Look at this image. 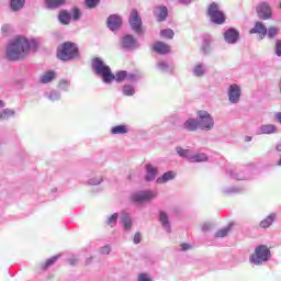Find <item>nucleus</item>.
<instances>
[{
	"mask_svg": "<svg viewBox=\"0 0 281 281\" xmlns=\"http://www.w3.org/2000/svg\"><path fill=\"white\" fill-rule=\"evenodd\" d=\"M32 43H34V41L29 40L23 35H16L13 37L7 46V60H11L13 63L25 60L32 49Z\"/></svg>",
	"mask_w": 281,
	"mask_h": 281,
	"instance_id": "nucleus-1",
	"label": "nucleus"
},
{
	"mask_svg": "<svg viewBox=\"0 0 281 281\" xmlns=\"http://www.w3.org/2000/svg\"><path fill=\"white\" fill-rule=\"evenodd\" d=\"M92 67L95 74L102 76L103 81L106 83L113 82V80H115L116 82H124V80L128 78V72H126V70H121L113 75L111 72V68L106 66L104 61L100 59V57H95L94 59H92Z\"/></svg>",
	"mask_w": 281,
	"mask_h": 281,
	"instance_id": "nucleus-2",
	"label": "nucleus"
},
{
	"mask_svg": "<svg viewBox=\"0 0 281 281\" xmlns=\"http://www.w3.org/2000/svg\"><path fill=\"white\" fill-rule=\"evenodd\" d=\"M79 49L78 45L74 42H65L57 47V58L59 60H74L78 58Z\"/></svg>",
	"mask_w": 281,
	"mask_h": 281,
	"instance_id": "nucleus-3",
	"label": "nucleus"
},
{
	"mask_svg": "<svg viewBox=\"0 0 281 281\" xmlns=\"http://www.w3.org/2000/svg\"><path fill=\"white\" fill-rule=\"evenodd\" d=\"M269 258H271V250L266 245H260L250 256V262H252V265H262V262H267Z\"/></svg>",
	"mask_w": 281,
	"mask_h": 281,
	"instance_id": "nucleus-4",
	"label": "nucleus"
},
{
	"mask_svg": "<svg viewBox=\"0 0 281 281\" xmlns=\"http://www.w3.org/2000/svg\"><path fill=\"white\" fill-rule=\"evenodd\" d=\"M207 15L213 23H216V25H223V23H225V13L221 11L216 2H212L209 5Z\"/></svg>",
	"mask_w": 281,
	"mask_h": 281,
	"instance_id": "nucleus-5",
	"label": "nucleus"
},
{
	"mask_svg": "<svg viewBox=\"0 0 281 281\" xmlns=\"http://www.w3.org/2000/svg\"><path fill=\"white\" fill-rule=\"evenodd\" d=\"M200 128L204 131H212L214 128V119L212 117V114H210L207 111L200 110L196 112Z\"/></svg>",
	"mask_w": 281,
	"mask_h": 281,
	"instance_id": "nucleus-6",
	"label": "nucleus"
},
{
	"mask_svg": "<svg viewBox=\"0 0 281 281\" xmlns=\"http://www.w3.org/2000/svg\"><path fill=\"white\" fill-rule=\"evenodd\" d=\"M155 196H157V192L140 191L132 195V201H134V203H146L147 201H153Z\"/></svg>",
	"mask_w": 281,
	"mask_h": 281,
	"instance_id": "nucleus-7",
	"label": "nucleus"
},
{
	"mask_svg": "<svg viewBox=\"0 0 281 281\" xmlns=\"http://www.w3.org/2000/svg\"><path fill=\"white\" fill-rule=\"evenodd\" d=\"M130 25L134 32L140 34L142 32V18L139 16V12L137 10H132L130 14Z\"/></svg>",
	"mask_w": 281,
	"mask_h": 281,
	"instance_id": "nucleus-8",
	"label": "nucleus"
},
{
	"mask_svg": "<svg viewBox=\"0 0 281 281\" xmlns=\"http://www.w3.org/2000/svg\"><path fill=\"white\" fill-rule=\"evenodd\" d=\"M106 25L112 32L120 30L122 27V16L117 14L110 15L106 20Z\"/></svg>",
	"mask_w": 281,
	"mask_h": 281,
	"instance_id": "nucleus-9",
	"label": "nucleus"
},
{
	"mask_svg": "<svg viewBox=\"0 0 281 281\" xmlns=\"http://www.w3.org/2000/svg\"><path fill=\"white\" fill-rule=\"evenodd\" d=\"M240 86L233 83L228 88V100L229 102H233V104H236L238 100H240Z\"/></svg>",
	"mask_w": 281,
	"mask_h": 281,
	"instance_id": "nucleus-10",
	"label": "nucleus"
},
{
	"mask_svg": "<svg viewBox=\"0 0 281 281\" xmlns=\"http://www.w3.org/2000/svg\"><path fill=\"white\" fill-rule=\"evenodd\" d=\"M257 14L259 19H262L263 21H267V19H271V7L267 3H261L257 5Z\"/></svg>",
	"mask_w": 281,
	"mask_h": 281,
	"instance_id": "nucleus-11",
	"label": "nucleus"
},
{
	"mask_svg": "<svg viewBox=\"0 0 281 281\" xmlns=\"http://www.w3.org/2000/svg\"><path fill=\"white\" fill-rule=\"evenodd\" d=\"M249 34H258L259 37L262 40L267 36V26L261 22H256L255 27L249 31Z\"/></svg>",
	"mask_w": 281,
	"mask_h": 281,
	"instance_id": "nucleus-12",
	"label": "nucleus"
},
{
	"mask_svg": "<svg viewBox=\"0 0 281 281\" xmlns=\"http://www.w3.org/2000/svg\"><path fill=\"white\" fill-rule=\"evenodd\" d=\"M121 45L125 49H133L137 45V40H135V37L133 35H125L122 38Z\"/></svg>",
	"mask_w": 281,
	"mask_h": 281,
	"instance_id": "nucleus-13",
	"label": "nucleus"
},
{
	"mask_svg": "<svg viewBox=\"0 0 281 281\" xmlns=\"http://www.w3.org/2000/svg\"><path fill=\"white\" fill-rule=\"evenodd\" d=\"M239 37H240V34L235 29H231L224 33V38L229 44L236 43V41H238Z\"/></svg>",
	"mask_w": 281,
	"mask_h": 281,
	"instance_id": "nucleus-14",
	"label": "nucleus"
},
{
	"mask_svg": "<svg viewBox=\"0 0 281 281\" xmlns=\"http://www.w3.org/2000/svg\"><path fill=\"white\" fill-rule=\"evenodd\" d=\"M153 49L156 52V54H170V46L164 42L154 43Z\"/></svg>",
	"mask_w": 281,
	"mask_h": 281,
	"instance_id": "nucleus-15",
	"label": "nucleus"
},
{
	"mask_svg": "<svg viewBox=\"0 0 281 281\" xmlns=\"http://www.w3.org/2000/svg\"><path fill=\"white\" fill-rule=\"evenodd\" d=\"M154 13L158 21H166L168 19V8L166 7H157Z\"/></svg>",
	"mask_w": 281,
	"mask_h": 281,
	"instance_id": "nucleus-16",
	"label": "nucleus"
},
{
	"mask_svg": "<svg viewBox=\"0 0 281 281\" xmlns=\"http://www.w3.org/2000/svg\"><path fill=\"white\" fill-rule=\"evenodd\" d=\"M176 177H177V173H175L173 171H168V172H165L162 177L157 178L156 183L161 186L164 183H168V181H172V179H175Z\"/></svg>",
	"mask_w": 281,
	"mask_h": 281,
	"instance_id": "nucleus-17",
	"label": "nucleus"
},
{
	"mask_svg": "<svg viewBox=\"0 0 281 281\" xmlns=\"http://www.w3.org/2000/svg\"><path fill=\"white\" fill-rule=\"evenodd\" d=\"M65 3H67V0H45V5L49 10H56L60 5H65Z\"/></svg>",
	"mask_w": 281,
	"mask_h": 281,
	"instance_id": "nucleus-18",
	"label": "nucleus"
},
{
	"mask_svg": "<svg viewBox=\"0 0 281 281\" xmlns=\"http://www.w3.org/2000/svg\"><path fill=\"white\" fill-rule=\"evenodd\" d=\"M200 123L199 121L194 120V119H189L184 122L183 124V127L187 130V131H190V132H194L199 128Z\"/></svg>",
	"mask_w": 281,
	"mask_h": 281,
	"instance_id": "nucleus-19",
	"label": "nucleus"
},
{
	"mask_svg": "<svg viewBox=\"0 0 281 281\" xmlns=\"http://www.w3.org/2000/svg\"><path fill=\"white\" fill-rule=\"evenodd\" d=\"M147 175L145 176L146 181H153L155 180V177H157V168L153 167L151 165L146 166Z\"/></svg>",
	"mask_w": 281,
	"mask_h": 281,
	"instance_id": "nucleus-20",
	"label": "nucleus"
},
{
	"mask_svg": "<svg viewBox=\"0 0 281 281\" xmlns=\"http://www.w3.org/2000/svg\"><path fill=\"white\" fill-rule=\"evenodd\" d=\"M54 78H56V71L48 70L47 72H45L42 76L41 82H42V85H48V82H52V80H54Z\"/></svg>",
	"mask_w": 281,
	"mask_h": 281,
	"instance_id": "nucleus-21",
	"label": "nucleus"
},
{
	"mask_svg": "<svg viewBox=\"0 0 281 281\" xmlns=\"http://www.w3.org/2000/svg\"><path fill=\"white\" fill-rule=\"evenodd\" d=\"M234 227V224H228L226 227L220 229L216 232L215 237L216 238H225V236H228Z\"/></svg>",
	"mask_w": 281,
	"mask_h": 281,
	"instance_id": "nucleus-22",
	"label": "nucleus"
},
{
	"mask_svg": "<svg viewBox=\"0 0 281 281\" xmlns=\"http://www.w3.org/2000/svg\"><path fill=\"white\" fill-rule=\"evenodd\" d=\"M58 20L63 25H69V22L71 21V13L61 11L58 15Z\"/></svg>",
	"mask_w": 281,
	"mask_h": 281,
	"instance_id": "nucleus-23",
	"label": "nucleus"
},
{
	"mask_svg": "<svg viewBox=\"0 0 281 281\" xmlns=\"http://www.w3.org/2000/svg\"><path fill=\"white\" fill-rule=\"evenodd\" d=\"M122 223L126 232H131V227H133V221L131 220V215H128V213L122 214Z\"/></svg>",
	"mask_w": 281,
	"mask_h": 281,
	"instance_id": "nucleus-24",
	"label": "nucleus"
},
{
	"mask_svg": "<svg viewBox=\"0 0 281 281\" xmlns=\"http://www.w3.org/2000/svg\"><path fill=\"white\" fill-rule=\"evenodd\" d=\"M10 5L13 12H19V10L25 7V0H11Z\"/></svg>",
	"mask_w": 281,
	"mask_h": 281,
	"instance_id": "nucleus-25",
	"label": "nucleus"
},
{
	"mask_svg": "<svg viewBox=\"0 0 281 281\" xmlns=\"http://www.w3.org/2000/svg\"><path fill=\"white\" fill-rule=\"evenodd\" d=\"M159 221H160L162 227H165V229H167V232H170V221L168 220V214H166V212L160 211Z\"/></svg>",
	"mask_w": 281,
	"mask_h": 281,
	"instance_id": "nucleus-26",
	"label": "nucleus"
},
{
	"mask_svg": "<svg viewBox=\"0 0 281 281\" xmlns=\"http://www.w3.org/2000/svg\"><path fill=\"white\" fill-rule=\"evenodd\" d=\"M112 135H124L128 133L126 125H116L111 130Z\"/></svg>",
	"mask_w": 281,
	"mask_h": 281,
	"instance_id": "nucleus-27",
	"label": "nucleus"
},
{
	"mask_svg": "<svg viewBox=\"0 0 281 281\" xmlns=\"http://www.w3.org/2000/svg\"><path fill=\"white\" fill-rule=\"evenodd\" d=\"M58 258H59V256L50 257L44 263L41 265V269H43L44 271L46 269H49V267H52L53 265H56V262H58Z\"/></svg>",
	"mask_w": 281,
	"mask_h": 281,
	"instance_id": "nucleus-28",
	"label": "nucleus"
},
{
	"mask_svg": "<svg viewBox=\"0 0 281 281\" xmlns=\"http://www.w3.org/2000/svg\"><path fill=\"white\" fill-rule=\"evenodd\" d=\"M189 161H191V164L207 161V155H205V154H195V155H193L189 158Z\"/></svg>",
	"mask_w": 281,
	"mask_h": 281,
	"instance_id": "nucleus-29",
	"label": "nucleus"
},
{
	"mask_svg": "<svg viewBox=\"0 0 281 281\" xmlns=\"http://www.w3.org/2000/svg\"><path fill=\"white\" fill-rule=\"evenodd\" d=\"M276 218V215H269L268 217H266L265 220H262L260 222V227H262L263 229H267V227H271V225H273V221Z\"/></svg>",
	"mask_w": 281,
	"mask_h": 281,
	"instance_id": "nucleus-30",
	"label": "nucleus"
},
{
	"mask_svg": "<svg viewBox=\"0 0 281 281\" xmlns=\"http://www.w3.org/2000/svg\"><path fill=\"white\" fill-rule=\"evenodd\" d=\"M260 131L263 135H271V133H276V125H262Z\"/></svg>",
	"mask_w": 281,
	"mask_h": 281,
	"instance_id": "nucleus-31",
	"label": "nucleus"
},
{
	"mask_svg": "<svg viewBox=\"0 0 281 281\" xmlns=\"http://www.w3.org/2000/svg\"><path fill=\"white\" fill-rule=\"evenodd\" d=\"M160 36H162V38L172 40V38H175V31H172V29L161 30Z\"/></svg>",
	"mask_w": 281,
	"mask_h": 281,
	"instance_id": "nucleus-32",
	"label": "nucleus"
},
{
	"mask_svg": "<svg viewBox=\"0 0 281 281\" xmlns=\"http://www.w3.org/2000/svg\"><path fill=\"white\" fill-rule=\"evenodd\" d=\"M100 4V0H86V5L90 10L97 8Z\"/></svg>",
	"mask_w": 281,
	"mask_h": 281,
	"instance_id": "nucleus-33",
	"label": "nucleus"
},
{
	"mask_svg": "<svg viewBox=\"0 0 281 281\" xmlns=\"http://www.w3.org/2000/svg\"><path fill=\"white\" fill-rule=\"evenodd\" d=\"M14 115V112L10 109H5L1 114H0V120H5L10 116Z\"/></svg>",
	"mask_w": 281,
	"mask_h": 281,
	"instance_id": "nucleus-34",
	"label": "nucleus"
},
{
	"mask_svg": "<svg viewBox=\"0 0 281 281\" xmlns=\"http://www.w3.org/2000/svg\"><path fill=\"white\" fill-rule=\"evenodd\" d=\"M123 93H124V95H134L135 89H133V87H131V86H124Z\"/></svg>",
	"mask_w": 281,
	"mask_h": 281,
	"instance_id": "nucleus-35",
	"label": "nucleus"
},
{
	"mask_svg": "<svg viewBox=\"0 0 281 281\" xmlns=\"http://www.w3.org/2000/svg\"><path fill=\"white\" fill-rule=\"evenodd\" d=\"M176 150L180 157H188L190 154L189 149H183L182 147H177Z\"/></svg>",
	"mask_w": 281,
	"mask_h": 281,
	"instance_id": "nucleus-36",
	"label": "nucleus"
},
{
	"mask_svg": "<svg viewBox=\"0 0 281 281\" xmlns=\"http://www.w3.org/2000/svg\"><path fill=\"white\" fill-rule=\"evenodd\" d=\"M267 34L269 38H273L274 36L278 35V27L271 26L268 31Z\"/></svg>",
	"mask_w": 281,
	"mask_h": 281,
	"instance_id": "nucleus-37",
	"label": "nucleus"
},
{
	"mask_svg": "<svg viewBox=\"0 0 281 281\" xmlns=\"http://www.w3.org/2000/svg\"><path fill=\"white\" fill-rule=\"evenodd\" d=\"M274 52L277 54V56H281V40H277L276 42V46H274Z\"/></svg>",
	"mask_w": 281,
	"mask_h": 281,
	"instance_id": "nucleus-38",
	"label": "nucleus"
},
{
	"mask_svg": "<svg viewBox=\"0 0 281 281\" xmlns=\"http://www.w3.org/2000/svg\"><path fill=\"white\" fill-rule=\"evenodd\" d=\"M80 14H81L80 9L75 8V9L72 10V20H74V21H78V19H80Z\"/></svg>",
	"mask_w": 281,
	"mask_h": 281,
	"instance_id": "nucleus-39",
	"label": "nucleus"
},
{
	"mask_svg": "<svg viewBox=\"0 0 281 281\" xmlns=\"http://www.w3.org/2000/svg\"><path fill=\"white\" fill-rule=\"evenodd\" d=\"M117 218H119L117 213L112 214V215L109 217V220H108L109 225H111V224H113V223H117Z\"/></svg>",
	"mask_w": 281,
	"mask_h": 281,
	"instance_id": "nucleus-40",
	"label": "nucleus"
},
{
	"mask_svg": "<svg viewBox=\"0 0 281 281\" xmlns=\"http://www.w3.org/2000/svg\"><path fill=\"white\" fill-rule=\"evenodd\" d=\"M138 281H153V279L146 273H140L138 276Z\"/></svg>",
	"mask_w": 281,
	"mask_h": 281,
	"instance_id": "nucleus-41",
	"label": "nucleus"
},
{
	"mask_svg": "<svg viewBox=\"0 0 281 281\" xmlns=\"http://www.w3.org/2000/svg\"><path fill=\"white\" fill-rule=\"evenodd\" d=\"M11 27H10V25H8V24H4L2 27H1V32H2V34L5 36L7 34H10V32H11Z\"/></svg>",
	"mask_w": 281,
	"mask_h": 281,
	"instance_id": "nucleus-42",
	"label": "nucleus"
},
{
	"mask_svg": "<svg viewBox=\"0 0 281 281\" xmlns=\"http://www.w3.org/2000/svg\"><path fill=\"white\" fill-rule=\"evenodd\" d=\"M59 89H67L69 87V81L61 79L58 83Z\"/></svg>",
	"mask_w": 281,
	"mask_h": 281,
	"instance_id": "nucleus-43",
	"label": "nucleus"
},
{
	"mask_svg": "<svg viewBox=\"0 0 281 281\" xmlns=\"http://www.w3.org/2000/svg\"><path fill=\"white\" fill-rule=\"evenodd\" d=\"M133 240H134V244H135V245H139V244L142 243V234H140V233H136V234L134 235Z\"/></svg>",
	"mask_w": 281,
	"mask_h": 281,
	"instance_id": "nucleus-44",
	"label": "nucleus"
},
{
	"mask_svg": "<svg viewBox=\"0 0 281 281\" xmlns=\"http://www.w3.org/2000/svg\"><path fill=\"white\" fill-rule=\"evenodd\" d=\"M194 74L196 76H203V66H201V65L195 66Z\"/></svg>",
	"mask_w": 281,
	"mask_h": 281,
	"instance_id": "nucleus-45",
	"label": "nucleus"
},
{
	"mask_svg": "<svg viewBox=\"0 0 281 281\" xmlns=\"http://www.w3.org/2000/svg\"><path fill=\"white\" fill-rule=\"evenodd\" d=\"M101 254H104L105 256H109L111 254V246H103L100 249Z\"/></svg>",
	"mask_w": 281,
	"mask_h": 281,
	"instance_id": "nucleus-46",
	"label": "nucleus"
},
{
	"mask_svg": "<svg viewBox=\"0 0 281 281\" xmlns=\"http://www.w3.org/2000/svg\"><path fill=\"white\" fill-rule=\"evenodd\" d=\"M188 249H192L190 244H181V251H188Z\"/></svg>",
	"mask_w": 281,
	"mask_h": 281,
	"instance_id": "nucleus-47",
	"label": "nucleus"
},
{
	"mask_svg": "<svg viewBox=\"0 0 281 281\" xmlns=\"http://www.w3.org/2000/svg\"><path fill=\"white\" fill-rule=\"evenodd\" d=\"M69 265H71V267H74V265H78V259L77 258L70 259Z\"/></svg>",
	"mask_w": 281,
	"mask_h": 281,
	"instance_id": "nucleus-48",
	"label": "nucleus"
},
{
	"mask_svg": "<svg viewBox=\"0 0 281 281\" xmlns=\"http://www.w3.org/2000/svg\"><path fill=\"white\" fill-rule=\"evenodd\" d=\"M179 3H186L187 5L192 2V0H178Z\"/></svg>",
	"mask_w": 281,
	"mask_h": 281,
	"instance_id": "nucleus-49",
	"label": "nucleus"
},
{
	"mask_svg": "<svg viewBox=\"0 0 281 281\" xmlns=\"http://www.w3.org/2000/svg\"><path fill=\"white\" fill-rule=\"evenodd\" d=\"M246 142H251V137H250V136H247V137H246Z\"/></svg>",
	"mask_w": 281,
	"mask_h": 281,
	"instance_id": "nucleus-50",
	"label": "nucleus"
},
{
	"mask_svg": "<svg viewBox=\"0 0 281 281\" xmlns=\"http://www.w3.org/2000/svg\"><path fill=\"white\" fill-rule=\"evenodd\" d=\"M3 108V101L0 100V109Z\"/></svg>",
	"mask_w": 281,
	"mask_h": 281,
	"instance_id": "nucleus-51",
	"label": "nucleus"
},
{
	"mask_svg": "<svg viewBox=\"0 0 281 281\" xmlns=\"http://www.w3.org/2000/svg\"><path fill=\"white\" fill-rule=\"evenodd\" d=\"M276 148H277L278 153H280V151H281L280 146H277Z\"/></svg>",
	"mask_w": 281,
	"mask_h": 281,
	"instance_id": "nucleus-52",
	"label": "nucleus"
},
{
	"mask_svg": "<svg viewBox=\"0 0 281 281\" xmlns=\"http://www.w3.org/2000/svg\"><path fill=\"white\" fill-rule=\"evenodd\" d=\"M277 166H281V158L279 159Z\"/></svg>",
	"mask_w": 281,
	"mask_h": 281,
	"instance_id": "nucleus-53",
	"label": "nucleus"
},
{
	"mask_svg": "<svg viewBox=\"0 0 281 281\" xmlns=\"http://www.w3.org/2000/svg\"><path fill=\"white\" fill-rule=\"evenodd\" d=\"M49 99H50V100H54V98H53L52 95L49 97Z\"/></svg>",
	"mask_w": 281,
	"mask_h": 281,
	"instance_id": "nucleus-54",
	"label": "nucleus"
}]
</instances>
